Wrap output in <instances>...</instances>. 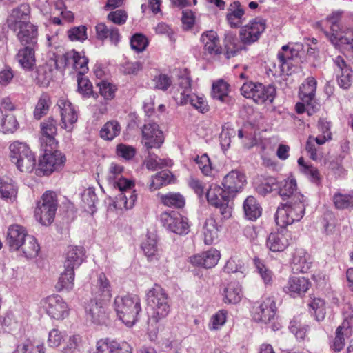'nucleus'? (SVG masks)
<instances>
[{"label": "nucleus", "mask_w": 353, "mask_h": 353, "mask_svg": "<svg viewBox=\"0 0 353 353\" xmlns=\"http://www.w3.org/2000/svg\"><path fill=\"white\" fill-rule=\"evenodd\" d=\"M114 308L119 319L128 327H132L137 321L141 311V299L135 295L117 296Z\"/></svg>", "instance_id": "f257e3e1"}, {"label": "nucleus", "mask_w": 353, "mask_h": 353, "mask_svg": "<svg viewBox=\"0 0 353 353\" xmlns=\"http://www.w3.org/2000/svg\"><path fill=\"white\" fill-rule=\"evenodd\" d=\"M9 159L21 172H31L36 166L35 154L25 142L14 141L9 145Z\"/></svg>", "instance_id": "f03ea898"}, {"label": "nucleus", "mask_w": 353, "mask_h": 353, "mask_svg": "<svg viewBox=\"0 0 353 353\" xmlns=\"http://www.w3.org/2000/svg\"><path fill=\"white\" fill-rule=\"evenodd\" d=\"M58 206L57 194L51 190L46 191L37 202L34 211L36 220L43 225H50L54 220Z\"/></svg>", "instance_id": "7ed1b4c3"}, {"label": "nucleus", "mask_w": 353, "mask_h": 353, "mask_svg": "<svg viewBox=\"0 0 353 353\" xmlns=\"http://www.w3.org/2000/svg\"><path fill=\"white\" fill-rule=\"evenodd\" d=\"M148 305L152 309V319L156 323L164 319L170 312L168 296L159 285L154 284L146 294Z\"/></svg>", "instance_id": "20e7f679"}, {"label": "nucleus", "mask_w": 353, "mask_h": 353, "mask_svg": "<svg viewBox=\"0 0 353 353\" xmlns=\"http://www.w3.org/2000/svg\"><path fill=\"white\" fill-rule=\"evenodd\" d=\"M277 233H271L266 241L267 247L272 252H283L287 239L283 234L287 227V203H281L274 215Z\"/></svg>", "instance_id": "39448f33"}, {"label": "nucleus", "mask_w": 353, "mask_h": 353, "mask_svg": "<svg viewBox=\"0 0 353 353\" xmlns=\"http://www.w3.org/2000/svg\"><path fill=\"white\" fill-rule=\"evenodd\" d=\"M240 91L245 98L252 99L259 105L272 103L276 94L274 86H265L261 83L251 81L245 82L241 87Z\"/></svg>", "instance_id": "423d86ee"}, {"label": "nucleus", "mask_w": 353, "mask_h": 353, "mask_svg": "<svg viewBox=\"0 0 353 353\" xmlns=\"http://www.w3.org/2000/svg\"><path fill=\"white\" fill-rule=\"evenodd\" d=\"M206 198L210 205L219 209L223 219L232 216V206L230 205V201L234 199L222 185H211L206 192Z\"/></svg>", "instance_id": "0eeeda50"}, {"label": "nucleus", "mask_w": 353, "mask_h": 353, "mask_svg": "<svg viewBox=\"0 0 353 353\" xmlns=\"http://www.w3.org/2000/svg\"><path fill=\"white\" fill-rule=\"evenodd\" d=\"M160 221L166 230L174 234L185 235L190 232L188 219L178 212H162L160 215Z\"/></svg>", "instance_id": "6e6552de"}, {"label": "nucleus", "mask_w": 353, "mask_h": 353, "mask_svg": "<svg viewBox=\"0 0 353 353\" xmlns=\"http://www.w3.org/2000/svg\"><path fill=\"white\" fill-rule=\"evenodd\" d=\"M266 29V21L261 17H256L239 30V39L242 44L250 46L256 42Z\"/></svg>", "instance_id": "1a4fd4ad"}, {"label": "nucleus", "mask_w": 353, "mask_h": 353, "mask_svg": "<svg viewBox=\"0 0 353 353\" xmlns=\"http://www.w3.org/2000/svg\"><path fill=\"white\" fill-rule=\"evenodd\" d=\"M44 154L39 161V168L43 174L49 175L54 171L62 168L65 162V157L56 149H50L46 145Z\"/></svg>", "instance_id": "9d476101"}, {"label": "nucleus", "mask_w": 353, "mask_h": 353, "mask_svg": "<svg viewBox=\"0 0 353 353\" xmlns=\"http://www.w3.org/2000/svg\"><path fill=\"white\" fill-rule=\"evenodd\" d=\"M221 184L225 191L234 199L243 191L247 184V177L243 172L232 170L223 176Z\"/></svg>", "instance_id": "9b49d317"}, {"label": "nucleus", "mask_w": 353, "mask_h": 353, "mask_svg": "<svg viewBox=\"0 0 353 353\" xmlns=\"http://www.w3.org/2000/svg\"><path fill=\"white\" fill-rule=\"evenodd\" d=\"M290 188L292 190L291 194H288V219L290 217L291 223L288 221V225L295 221H299L305 213V205L303 195L299 192L294 193V190L296 187L295 180L290 179Z\"/></svg>", "instance_id": "f8f14e48"}, {"label": "nucleus", "mask_w": 353, "mask_h": 353, "mask_svg": "<svg viewBox=\"0 0 353 353\" xmlns=\"http://www.w3.org/2000/svg\"><path fill=\"white\" fill-rule=\"evenodd\" d=\"M43 307L46 313L55 320H63L69 316L68 305L59 295L48 296L43 301Z\"/></svg>", "instance_id": "ddd939ff"}, {"label": "nucleus", "mask_w": 353, "mask_h": 353, "mask_svg": "<svg viewBox=\"0 0 353 353\" xmlns=\"http://www.w3.org/2000/svg\"><path fill=\"white\" fill-rule=\"evenodd\" d=\"M31 7L29 3H23L11 10L6 19V24L9 30L15 31L19 27L30 21Z\"/></svg>", "instance_id": "4468645a"}, {"label": "nucleus", "mask_w": 353, "mask_h": 353, "mask_svg": "<svg viewBox=\"0 0 353 353\" xmlns=\"http://www.w3.org/2000/svg\"><path fill=\"white\" fill-rule=\"evenodd\" d=\"M276 314L275 301L270 297L263 299L252 307V316L256 322L268 323L274 319Z\"/></svg>", "instance_id": "2eb2a0df"}, {"label": "nucleus", "mask_w": 353, "mask_h": 353, "mask_svg": "<svg viewBox=\"0 0 353 353\" xmlns=\"http://www.w3.org/2000/svg\"><path fill=\"white\" fill-rule=\"evenodd\" d=\"M163 141V132L157 123L144 125L142 129V143L148 150L160 148Z\"/></svg>", "instance_id": "dca6fc26"}, {"label": "nucleus", "mask_w": 353, "mask_h": 353, "mask_svg": "<svg viewBox=\"0 0 353 353\" xmlns=\"http://www.w3.org/2000/svg\"><path fill=\"white\" fill-rule=\"evenodd\" d=\"M59 108L63 128L71 132L74 124L77 121L78 114L73 104L67 99L61 98L57 101Z\"/></svg>", "instance_id": "f3484780"}, {"label": "nucleus", "mask_w": 353, "mask_h": 353, "mask_svg": "<svg viewBox=\"0 0 353 353\" xmlns=\"http://www.w3.org/2000/svg\"><path fill=\"white\" fill-rule=\"evenodd\" d=\"M17 39L20 43L26 46L36 48L37 46L39 28L38 26L29 22L18 28L15 31Z\"/></svg>", "instance_id": "a211bd4d"}, {"label": "nucleus", "mask_w": 353, "mask_h": 353, "mask_svg": "<svg viewBox=\"0 0 353 353\" xmlns=\"http://www.w3.org/2000/svg\"><path fill=\"white\" fill-rule=\"evenodd\" d=\"M310 255L305 250L296 248L290 254V267L294 273L306 272L312 266Z\"/></svg>", "instance_id": "6ab92c4d"}, {"label": "nucleus", "mask_w": 353, "mask_h": 353, "mask_svg": "<svg viewBox=\"0 0 353 353\" xmlns=\"http://www.w3.org/2000/svg\"><path fill=\"white\" fill-rule=\"evenodd\" d=\"M221 254L214 248L194 254L189 258V262L194 266L212 268L214 267L219 261Z\"/></svg>", "instance_id": "aec40b11"}, {"label": "nucleus", "mask_w": 353, "mask_h": 353, "mask_svg": "<svg viewBox=\"0 0 353 353\" xmlns=\"http://www.w3.org/2000/svg\"><path fill=\"white\" fill-rule=\"evenodd\" d=\"M41 143L42 146L46 145L50 149H56L58 142L55 139L57 133V121L52 118H48L47 120L41 123Z\"/></svg>", "instance_id": "412c9836"}, {"label": "nucleus", "mask_w": 353, "mask_h": 353, "mask_svg": "<svg viewBox=\"0 0 353 353\" xmlns=\"http://www.w3.org/2000/svg\"><path fill=\"white\" fill-rule=\"evenodd\" d=\"M95 353H132V347L124 341L101 339L97 343Z\"/></svg>", "instance_id": "4be33fe9"}, {"label": "nucleus", "mask_w": 353, "mask_h": 353, "mask_svg": "<svg viewBox=\"0 0 353 353\" xmlns=\"http://www.w3.org/2000/svg\"><path fill=\"white\" fill-rule=\"evenodd\" d=\"M29 236L26 229L20 225L13 224L8 228L7 233V243L10 250L17 251L20 250L21 243Z\"/></svg>", "instance_id": "5701e85b"}, {"label": "nucleus", "mask_w": 353, "mask_h": 353, "mask_svg": "<svg viewBox=\"0 0 353 353\" xmlns=\"http://www.w3.org/2000/svg\"><path fill=\"white\" fill-rule=\"evenodd\" d=\"M65 64H72L73 68L77 71V74H85L88 71L89 59L84 52H79L75 50L67 52L64 55Z\"/></svg>", "instance_id": "b1692460"}, {"label": "nucleus", "mask_w": 353, "mask_h": 353, "mask_svg": "<svg viewBox=\"0 0 353 353\" xmlns=\"http://www.w3.org/2000/svg\"><path fill=\"white\" fill-rule=\"evenodd\" d=\"M201 42L203 45L205 52L212 57L222 54V48L217 33L214 30H208L202 33Z\"/></svg>", "instance_id": "393cba45"}, {"label": "nucleus", "mask_w": 353, "mask_h": 353, "mask_svg": "<svg viewBox=\"0 0 353 353\" xmlns=\"http://www.w3.org/2000/svg\"><path fill=\"white\" fill-rule=\"evenodd\" d=\"M84 249L83 247L70 245L65 252L64 268L74 270L79 268L83 261Z\"/></svg>", "instance_id": "a878e982"}, {"label": "nucleus", "mask_w": 353, "mask_h": 353, "mask_svg": "<svg viewBox=\"0 0 353 353\" xmlns=\"http://www.w3.org/2000/svg\"><path fill=\"white\" fill-rule=\"evenodd\" d=\"M257 190L262 195H265L270 192H275L285 201V197L287 196V179L281 181H278L275 179H270L269 182L259 185Z\"/></svg>", "instance_id": "bb28decb"}, {"label": "nucleus", "mask_w": 353, "mask_h": 353, "mask_svg": "<svg viewBox=\"0 0 353 353\" xmlns=\"http://www.w3.org/2000/svg\"><path fill=\"white\" fill-rule=\"evenodd\" d=\"M102 301L99 300H91L86 307L88 318L95 324H103L105 323L108 316L102 305Z\"/></svg>", "instance_id": "cd10ccee"}, {"label": "nucleus", "mask_w": 353, "mask_h": 353, "mask_svg": "<svg viewBox=\"0 0 353 353\" xmlns=\"http://www.w3.org/2000/svg\"><path fill=\"white\" fill-rule=\"evenodd\" d=\"M96 37L98 40L104 41L109 39L112 44L117 45L121 39L119 29L115 27L108 28L105 23H99L95 26Z\"/></svg>", "instance_id": "c85d7f7f"}, {"label": "nucleus", "mask_w": 353, "mask_h": 353, "mask_svg": "<svg viewBox=\"0 0 353 353\" xmlns=\"http://www.w3.org/2000/svg\"><path fill=\"white\" fill-rule=\"evenodd\" d=\"M352 335V329L350 323L347 321H344L341 325L336 328L335 337L333 339L331 345L332 349L336 352H340L345 346V339Z\"/></svg>", "instance_id": "c756f323"}, {"label": "nucleus", "mask_w": 353, "mask_h": 353, "mask_svg": "<svg viewBox=\"0 0 353 353\" xmlns=\"http://www.w3.org/2000/svg\"><path fill=\"white\" fill-rule=\"evenodd\" d=\"M334 63L339 68L341 73L338 75L339 85L344 89H347L352 83V71L346 64L343 58L338 56L334 59Z\"/></svg>", "instance_id": "7c9ffc66"}, {"label": "nucleus", "mask_w": 353, "mask_h": 353, "mask_svg": "<svg viewBox=\"0 0 353 353\" xmlns=\"http://www.w3.org/2000/svg\"><path fill=\"white\" fill-rule=\"evenodd\" d=\"M17 59L24 70H32L36 63L35 48L26 46L20 49L17 54Z\"/></svg>", "instance_id": "2f4dec72"}, {"label": "nucleus", "mask_w": 353, "mask_h": 353, "mask_svg": "<svg viewBox=\"0 0 353 353\" xmlns=\"http://www.w3.org/2000/svg\"><path fill=\"white\" fill-rule=\"evenodd\" d=\"M244 14L245 11L239 1L230 4L226 14V20L230 27L232 28H241Z\"/></svg>", "instance_id": "473e14b6"}, {"label": "nucleus", "mask_w": 353, "mask_h": 353, "mask_svg": "<svg viewBox=\"0 0 353 353\" xmlns=\"http://www.w3.org/2000/svg\"><path fill=\"white\" fill-rule=\"evenodd\" d=\"M316 90V81L312 77H310L301 84L299 88V97L302 101L310 105L314 98Z\"/></svg>", "instance_id": "72a5a7b5"}, {"label": "nucleus", "mask_w": 353, "mask_h": 353, "mask_svg": "<svg viewBox=\"0 0 353 353\" xmlns=\"http://www.w3.org/2000/svg\"><path fill=\"white\" fill-rule=\"evenodd\" d=\"M243 49L241 41L232 34H228L224 39L223 55L227 59L236 57Z\"/></svg>", "instance_id": "f704fd0d"}, {"label": "nucleus", "mask_w": 353, "mask_h": 353, "mask_svg": "<svg viewBox=\"0 0 353 353\" xmlns=\"http://www.w3.org/2000/svg\"><path fill=\"white\" fill-rule=\"evenodd\" d=\"M19 128V123L14 114L0 111V132L13 134Z\"/></svg>", "instance_id": "c9c22d12"}, {"label": "nucleus", "mask_w": 353, "mask_h": 353, "mask_svg": "<svg viewBox=\"0 0 353 353\" xmlns=\"http://www.w3.org/2000/svg\"><path fill=\"white\" fill-rule=\"evenodd\" d=\"M243 210L245 218L250 221H256L262 214V208L252 196H248L244 201Z\"/></svg>", "instance_id": "e433bc0d"}, {"label": "nucleus", "mask_w": 353, "mask_h": 353, "mask_svg": "<svg viewBox=\"0 0 353 353\" xmlns=\"http://www.w3.org/2000/svg\"><path fill=\"white\" fill-rule=\"evenodd\" d=\"M18 189L12 179L0 178V197L6 201H13L17 196Z\"/></svg>", "instance_id": "4c0bfd02"}, {"label": "nucleus", "mask_w": 353, "mask_h": 353, "mask_svg": "<svg viewBox=\"0 0 353 353\" xmlns=\"http://www.w3.org/2000/svg\"><path fill=\"white\" fill-rule=\"evenodd\" d=\"M74 270L65 268L56 284L57 291L61 292L65 290L70 292L73 290L74 286Z\"/></svg>", "instance_id": "58836bf2"}, {"label": "nucleus", "mask_w": 353, "mask_h": 353, "mask_svg": "<svg viewBox=\"0 0 353 353\" xmlns=\"http://www.w3.org/2000/svg\"><path fill=\"white\" fill-rule=\"evenodd\" d=\"M241 296V288L238 283L231 282L223 290V301L225 303H238Z\"/></svg>", "instance_id": "ea45409f"}, {"label": "nucleus", "mask_w": 353, "mask_h": 353, "mask_svg": "<svg viewBox=\"0 0 353 353\" xmlns=\"http://www.w3.org/2000/svg\"><path fill=\"white\" fill-rule=\"evenodd\" d=\"M121 130V127L119 121L110 120L106 122L101 128L99 134L103 140L112 141L118 137Z\"/></svg>", "instance_id": "a19ab883"}, {"label": "nucleus", "mask_w": 353, "mask_h": 353, "mask_svg": "<svg viewBox=\"0 0 353 353\" xmlns=\"http://www.w3.org/2000/svg\"><path fill=\"white\" fill-rule=\"evenodd\" d=\"M98 292L95 297L101 301H108L112 296V288L109 280L104 273L99 274L97 279Z\"/></svg>", "instance_id": "79ce46f5"}, {"label": "nucleus", "mask_w": 353, "mask_h": 353, "mask_svg": "<svg viewBox=\"0 0 353 353\" xmlns=\"http://www.w3.org/2000/svg\"><path fill=\"white\" fill-rule=\"evenodd\" d=\"M51 105L52 101L50 95L46 92L42 93L38 99L33 111L34 119L39 120L46 115L49 112Z\"/></svg>", "instance_id": "37998d69"}, {"label": "nucleus", "mask_w": 353, "mask_h": 353, "mask_svg": "<svg viewBox=\"0 0 353 353\" xmlns=\"http://www.w3.org/2000/svg\"><path fill=\"white\" fill-rule=\"evenodd\" d=\"M141 249L150 261L160 258V251L157 248V241L154 237L148 236L141 244Z\"/></svg>", "instance_id": "c03bdc74"}, {"label": "nucleus", "mask_w": 353, "mask_h": 353, "mask_svg": "<svg viewBox=\"0 0 353 353\" xmlns=\"http://www.w3.org/2000/svg\"><path fill=\"white\" fill-rule=\"evenodd\" d=\"M317 129L320 134L316 137L317 145H323L332 139L331 122L325 118H320L317 123Z\"/></svg>", "instance_id": "a18cd8bd"}, {"label": "nucleus", "mask_w": 353, "mask_h": 353, "mask_svg": "<svg viewBox=\"0 0 353 353\" xmlns=\"http://www.w3.org/2000/svg\"><path fill=\"white\" fill-rule=\"evenodd\" d=\"M219 228L216 220L213 217L206 219L203 225L204 243L206 245H212L218 238Z\"/></svg>", "instance_id": "49530a36"}, {"label": "nucleus", "mask_w": 353, "mask_h": 353, "mask_svg": "<svg viewBox=\"0 0 353 353\" xmlns=\"http://www.w3.org/2000/svg\"><path fill=\"white\" fill-rule=\"evenodd\" d=\"M21 244L20 249L26 258L32 259L38 255L40 251V246L35 237L29 235Z\"/></svg>", "instance_id": "de8ad7c7"}, {"label": "nucleus", "mask_w": 353, "mask_h": 353, "mask_svg": "<svg viewBox=\"0 0 353 353\" xmlns=\"http://www.w3.org/2000/svg\"><path fill=\"white\" fill-rule=\"evenodd\" d=\"M161 203L168 207L182 208L185 204V198L179 193L170 192L160 196Z\"/></svg>", "instance_id": "09e8293b"}, {"label": "nucleus", "mask_w": 353, "mask_h": 353, "mask_svg": "<svg viewBox=\"0 0 353 353\" xmlns=\"http://www.w3.org/2000/svg\"><path fill=\"white\" fill-rule=\"evenodd\" d=\"M309 281L303 276H296L290 279L288 290L290 292L301 295L309 288Z\"/></svg>", "instance_id": "8fccbe9b"}, {"label": "nucleus", "mask_w": 353, "mask_h": 353, "mask_svg": "<svg viewBox=\"0 0 353 353\" xmlns=\"http://www.w3.org/2000/svg\"><path fill=\"white\" fill-rule=\"evenodd\" d=\"M287 63V58L283 52H279L277 54V61L272 64L270 67V71L275 77H280L285 79V65Z\"/></svg>", "instance_id": "3c124183"}, {"label": "nucleus", "mask_w": 353, "mask_h": 353, "mask_svg": "<svg viewBox=\"0 0 353 353\" xmlns=\"http://www.w3.org/2000/svg\"><path fill=\"white\" fill-rule=\"evenodd\" d=\"M52 79V70L48 65H40L37 70L35 81L41 87H48Z\"/></svg>", "instance_id": "603ef678"}, {"label": "nucleus", "mask_w": 353, "mask_h": 353, "mask_svg": "<svg viewBox=\"0 0 353 353\" xmlns=\"http://www.w3.org/2000/svg\"><path fill=\"white\" fill-rule=\"evenodd\" d=\"M229 87V84L223 80L217 81L212 85V97L221 102L225 101L228 97Z\"/></svg>", "instance_id": "864d4df0"}, {"label": "nucleus", "mask_w": 353, "mask_h": 353, "mask_svg": "<svg viewBox=\"0 0 353 353\" xmlns=\"http://www.w3.org/2000/svg\"><path fill=\"white\" fill-rule=\"evenodd\" d=\"M316 25L319 29L324 32L325 37L332 44L336 45L339 40L342 41V38H344V37H341L339 34L340 27L338 23H327V25L330 26V32L323 29L322 26L323 21L317 22Z\"/></svg>", "instance_id": "5fc2aeb1"}, {"label": "nucleus", "mask_w": 353, "mask_h": 353, "mask_svg": "<svg viewBox=\"0 0 353 353\" xmlns=\"http://www.w3.org/2000/svg\"><path fill=\"white\" fill-rule=\"evenodd\" d=\"M245 270L244 262L237 256L230 257L223 268V272L228 274L236 272L243 274Z\"/></svg>", "instance_id": "6e6d98bb"}, {"label": "nucleus", "mask_w": 353, "mask_h": 353, "mask_svg": "<svg viewBox=\"0 0 353 353\" xmlns=\"http://www.w3.org/2000/svg\"><path fill=\"white\" fill-rule=\"evenodd\" d=\"M78 92L84 97H90L91 95L97 98V94H94L92 85L90 80L84 77V74H77Z\"/></svg>", "instance_id": "4d7b16f0"}, {"label": "nucleus", "mask_w": 353, "mask_h": 353, "mask_svg": "<svg viewBox=\"0 0 353 353\" xmlns=\"http://www.w3.org/2000/svg\"><path fill=\"white\" fill-rule=\"evenodd\" d=\"M148 45V39L141 33H136L130 39L131 48L137 53L143 52Z\"/></svg>", "instance_id": "13d9d810"}, {"label": "nucleus", "mask_w": 353, "mask_h": 353, "mask_svg": "<svg viewBox=\"0 0 353 353\" xmlns=\"http://www.w3.org/2000/svg\"><path fill=\"white\" fill-rule=\"evenodd\" d=\"M310 312L313 313L318 321H323L325 316V302L321 299H313L308 304Z\"/></svg>", "instance_id": "bf43d9fd"}, {"label": "nucleus", "mask_w": 353, "mask_h": 353, "mask_svg": "<svg viewBox=\"0 0 353 353\" xmlns=\"http://www.w3.org/2000/svg\"><path fill=\"white\" fill-rule=\"evenodd\" d=\"M169 172L164 170L157 173L151 178L149 188L151 191L157 190L169 183Z\"/></svg>", "instance_id": "052dcab7"}, {"label": "nucleus", "mask_w": 353, "mask_h": 353, "mask_svg": "<svg viewBox=\"0 0 353 353\" xmlns=\"http://www.w3.org/2000/svg\"><path fill=\"white\" fill-rule=\"evenodd\" d=\"M118 199L120 204H122L125 209H132L137 200V194L133 189L127 190V191L120 193Z\"/></svg>", "instance_id": "680f3d73"}, {"label": "nucleus", "mask_w": 353, "mask_h": 353, "mask_svg": "<svg viewBox=\"0 0 353 353\" xmlns=\"http://www.w3.org/2000/svg\"><path fill=\"white\" fill-rule=\"evenodd\" d=\"M153 87L156 90L165 92L172 84V77L165 74H160L152 79Z\"/></svg>", "instance_id": "e2e57ef3"}, {"label": "nucleus", "mask_w": 353, "mask_h": 353, "mask_svg": "<svg viewBox=\"0 0 353 353\" xmlns=\"http://www.w3.org/2000/svg\"><path fill=\"white\" fill-rule=\"evenodd\" d=\"M333 201L338 209H347L353 208V194H335Z\"/></svg>", "instance_id": "0e129e2a"}, {"label": "nucleus", "mask_w": 353, "mask_h": 353, "mask_svg": "<svg viewBox=\"0 0 353 353\" xmlns=\"http://www.w3.org/2000/svg\"><path fill=\"white\" fill-rule=\"evenodd\" d=\"M194 161L203 175L206 176H212L213 175L212 163L207 154L197 156Z\"/></svg>", "instance_id": "69168bd1"}, {"label": "nucleus", "mask_w": 353, "mask_h": 353, "mask_svg": "<svg viewBox=\"0 0 353 353\" xmlns=\"http://www.w3.org/2000/svg\"><path fill=\"white\" fill-rule=\"evenodd\" d=\"M83 340L80 334H73L69 337V339L64 347L63 350L66 353H74L81 350L83 347Z\"/></svg>", "instance_id": "338daca9"}, {"label": "nucleus", "mask_w": 353, "mask_h": 353, "mask_svg": "<svg viewBox=\"0 0 353 353\" xmlns=\"http://www.w3.org/2000/svg\"><path fill=\"white\" fill-rule=\"evenodd\" d=\"M23 353H45L44 344L38 341L27 340L22 346Z\"/></svg>", "instance_id": "774afa93"}]
</instances>
